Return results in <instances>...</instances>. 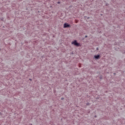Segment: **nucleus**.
I'll list each match as a JSON object with an SVG mask.
<instances>
[{
    "instance_id": "nucleus-15",
    "label": "nucleus",
    "mask_w": 125,
    "mask_h": 125,
    "mask_svg": "<svg viewBox=\"0 0 125 125\" xmlns=\"http://www.w3.org/2000/svg\"><path fill=\"white\" fill-rule=\"evenodd\" d=\"M30 80V81H32V79H29Z\"/></svg>"
},
{
    "instance_id": "nucleus-14",
    "label": "nucleus",
    "mask_w": 125,
    "mask_h": 125,
    "mask_svg": "<svg viewBox=\"0 0 125 125\" xmlns=\"http://www.w3.org/2000/svg\"><path fill=\"white\" fill-rule=\"evenodd\" d=\"M114 75H116V73H114Z\"/></svg>"
},
{
    "instance_id": "nucleus-5",
    "label": "nucleus",
    "mask_w": 125,
    "mask_h": 125,
    "mask_svg": "<svg viewBox=\"0 0 125 125\" xmlns=\"http://www.w3.org/2000/svg\"><path fill=\"white\" fill-rule=\"evenodd\" d=\"M86 105L87 106L88 105H89V103H87L86 104Z\"/></svg>"
},
{
    "instance_id": "nucleus-2",
    "label": "nucleus",
    "mask_w": 125,
    "mask_h": 125,
    "mask_svg": "<svg viewBox=\"0 0 125 125\" xmlns=\"http://www.w3.org/2000/svg\"><path fill=\"white\" fill-rule=\"evenodd\" d=\"M71 27V25H70V24L68 23H64L63 24V28H70Z\"/></svg>"
},
{
    "instance_id": "nucleus-12",
    "label": "nucleus",
    "mask_w": 125,
    "mask_h": 125,
    "mask_svg": "<svg viewBox=\"0 0 125 125\" xmlns=\"http://www.w3.org/2000/svg\"><path fill=\"white\" fill-rule=\"evenodd\" d=\"M96 117H97L96 115H95V118H96Z\"/></svg>"
},
{
    "instance_id": "nucleus-1",
    "label": "nucleus",
    "mask_w": 125,
    "mask_h": 125,
    "mask_svg": "<svg viewBox=\"0 0 125 125\" xmlns=\"http://www.w3.org/2000/svg\"><path fill=\"white\" fill-rule=\"evenodd\" d=\"M72 44H73V45H75V46H81V43L78 42V41L77 40H74L71 42Z\"/></svg>"
},
{
    "instance_id": "nucleus-6",
    "label": "nucleus",
    "mask_w": 125,
    "mask_h": 125,
    "mask_svg": "<svg viewBox=\"0 0 125 125\" xmlns=\"http://www.w3.org/2000/svg\"><path fill=\"white\" fill-rule=\"evenodd\" d=\"M61 100H64V98H61Z\"/></svg>"
},
{
    "instance_id": "nucleus-8",
    "label": "nucleus",
    "mask_w": 125,
    "mask_h": 125,
    "mask_svg": "<svg viewBox=\"0 0 125 125\" xmlns=\"http://www.w3.org/2000/svg\"><path fill=\"white\" fill-rule=\"evenodd\" d=\"M98 49H99L98 47H97L96 48V50H98Z\"/></svg>"
},
{
    "instance_id": "nucleus-9",
    "label": "nucleus",
    "mask_w": 125,
    "mask_h": 125,
    "mask_svg": "<svg viewBox=\"0 0 125 125\" xmlns=\"http://www.w3.org/2000/svg\"><path fill=\"white\" fill-rule=\"evenodd\" d=\"M85 38H87V35H85Z\"/></svg>"
},
{
    "instance_id": "nucleus-13",
    "label": "nucleus",
    "mask_w": 125,
    "mask_h": 125,
    "mask_svg": "<svg viewBox=\"0 0 125 125\" xmlns=\"http://www.w3.org/2000/svg\"><path fill=\"white\" fill-rule=\"evenodd\" d=\"M0 115H1V112H0Z\"/></svg>"
},
{
    "instance_id": "nucleus-3",
    "label": "nucleus",
    "mask_w": 125,
    "mask_h": 125,
    "mask_svg": "<svg viewBox=\"0 0 125 125\" xmlns=\"http://www.w3.org/2000/svg\"><path fill=\"white\" fill-rule=\"evenodd\" d=\"M94 58H95V59H96V60L99 59V58H100V55H95L94 56Z\"/></svg>"
},
{
    "instance_id": "nucleus-7",
    "label": "nucleus",
    "mask_w": 125,
    "mask_h": 125,
    "mask_svg": "<svg viewBox=\"0 0 125 125\" xmlns=\"http://www.w3.org/2000/svg\"><path fill=\"white\" fill-rule=\"evenodd\" d=\"M57 3H58L59 4L61 3L60 1H58L57 2Z\"/></svg>"
},
{
    "instance_id": "nucleus-4",
    "label": "nucleus",
    "mask_w": 125,
    "mask_h": 125,
    "mask_svg": "<svg viewBox=\"0 0 125 125\" xmlns=\"http://www.w3.org/2000/svg\"><path fill=\"white\" fill-rule=\"evenodd\" d=\"M87 113H88V114H89V113H90V110H88L87 111Z\"/></svg>"
},
{
    "instance_id": "nucleus-16",
    "label": "nucleus",
    "mask_w": 125,
    "mask_h": 125,
    "mask_svg": "<svg viewBox=\"0 0 125 125\" xmlns=\"http://www.w3.org/2000/svg\"><path fill=\"white\" fill-rule=\"evenodd\" d=\"M1 20H2H2H3L2 19H1Z\"/></svg>"
},
{
    "instance_id": "nucleus-10",
    "label": "nucleus",
    "mask_w": 125,
    "mask_h": 125,
    "mask_svg": "<svg viewBox=\"0 0 125 125\" xmlns=\"http://www.w3.org/2000/svg\"><path fill=\"white\" fill-rule=\"evenodd\" d=\"M106 5H109V4L106 3Z\"/></svg>"
},
{
    "instance_id": "nucleus-11",
    "label": "nucleus",
    "mask_w": 125,
    "mask_h": 125,
    "mask_svg": "<svg viewBox=\"0 0 125 125\" xmlns=\"http://www.w3.org/2000/svg\"><path fill=\"white\" fill-rule=\"evenodd\" d=\"M29 125H33L32 124H29Z\"/></svg>"
}]
</instances>
